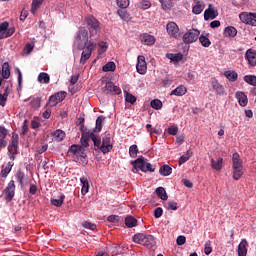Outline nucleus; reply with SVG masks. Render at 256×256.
<instances>
[{
	"label": "nucleus",
	"mask_w": 256,
	"mask_h": 256,
	"mask_svg": "<svg viewBox=\"0 0 256 256\" xmlns=\"http://www.w3.org/2000/svg\"><path fill=\"white\" fill-rule=\"evenodd\" d=\"M96 40H93V38H90L89 42H86L84 44L78 43V49L82 50L81 58H80V64L85 65L89 59H91V55L93 51H95V47H97V43H95Z\"/></svg>",
	"instance_id": "1"
},
{
	"label": "nucleus",
	"mask_w": 256,
	"mask_h": 256,
	"mask_svg": "<svg viewBox=\"0 0 256 256\" xmlns=\"http://www.w3.org/2000/svg\"><path fill=\"white\" fill-rule=\"evenodd\" d=\"M86 25L89 30L90 39H99V33H101V23L94 16H87L85 18Z\"/></svg>",
	"instance_id": "2"
},
{
	"label": "nucleus",
	"mask_w": 256,
	"mask_h": 256,
	"mask_svg": "<svg viewBox=\"0 0 256 256\" xmlns=\"http://www.w3.org/2000/svg\"><path fill=\"white\" fill-rule=\"evenodd\" d=\"M132 241L137 243L138 245H144V247H148V249H152L157 245L155 241V237L149 234L138 233L132 237Z\"/></svg>",
	"instance_id": "3"
},
{
	"label": "nucleus",
	"mask_w": 256,
	"mask_h": 256,
	"mask_svg": "<svg viewBox=\"0 0 256 256\" xmlns=\"http://www.w3.org/2000/svg\"><path fill=\"white\" fill-rule=\"evenodd\" d=\"M17 149H19V135L13 134L10 144L8 145V157L13 161L17 157Z\"/></svg>",
	"instance_id": "4"
},
{
	"label": "nucleus",
	"mask_w": 256,
	"mask_h": 256,
	"mask_svg": "<svg viewBox=\"0 0 256 256\" xmlns=\"http://www.w3.org/2000/svg\"><path fill=\"white\" fill-rule=\"evenodd\" d=\"M199 35H201V31L192 28L183 35L182 39L186 45H191V43H195L199 39Z\"/></svg>",
	"instance_id": "5"
},
{
	"label": "nucleus",
	"mask_w": 256,
	"mask_h": 256,
	"mask_svg": "<svg viewBox=\"0 0 256 256\" xmlns=\"http://www.w3.org/2000/svg\"><path fill=\"white\" fill-rule=\"evenodd\" d=\"M6 203H11L15 197V181L11 180L2 191Z\"/></svg>",
	"instance_id": "6"
},
{
	"label": "nucleus",
	"mask_w": 256,
	"mask_h": 256,
	"mask_svg": "<svg viewBox=\"0 0 256 256\" xmlns=\"http://www.w3.org/2000/svg\"><path fill=\"white\" fill-rule=\"evenodd\" d=\"M113 149V144L111 143V133L105 132L102 137V144L100 146V151L105 155Z\"/></svg>",
	"instance_id": "7"
},
{
	"label": "nucleus",
	"mask_w": 256,
	"mask_h": 256,
	"mask_svg": "<svg viewBox=\"0 0 256 256\" xmlns=\"http://www.w3.org/2000/svg\"><path fill=\"white\" fill-rule=\"evenodd\" d=\"M65 97H67V92L65 91L57 92L49 97L47 105L51 107H55L57 103H61L62 101H65Z\"/></svg>",
	"instance_id": "8"
},
{
	"label": "nucleus",
	"mask_w": 256,
	"mask_h": 256,
	"mask_svg": "<svg viewBox=\"0 0 256 256\" xmlns=\"http://www.w3.org/2000/svg\"><path fill=\"white\" fill-rule=\"evenodd\" d=\"M103 93H105V95H121V88L115 86L113 82H106Z\"/></svg>",
	"instance_id": "9"
},
{
	"label": "nucleus",
	"mask_w": 256,
	"mask_h": 256,
	"mask_svg": "<svg viewBox=\"0 0 256 256\" xmlns=\"http://www.w3.org/2000/svg\"><path fill=\"white\" fill-rule=\"evenodd\" d=\"M76 45H81V43H89V31L87 29L82 28L78 31L75 38Z\"/></svg>",
	"instance_id": "10"
},
{
	"label": "nucleus",
	"mask_w": 256,
	"mask_h": 256,
	"mask_svg": "<svg viewBox=\"0 0 256 256\" xmlns=\"http://www.w3.org/2000/svg\"><path fill=\"white\" fill-rule=\"evenodd\" d=\"M137 61V73H139V75H145V73H147V62L145 61V56H138Z\"/></svg>",
	"instance_id": "11"
},
{
	"label": "nucleus",
	"mask_w": 256,
	"mask_h": 256,
	"mask_svg": "<svg viewBox=\"0 0 256 256\" xmlns=\"http://www.w3.org/2000/svg\"><path fill=\"white\" fill-rule=\"evenodd\" d=\"M210 85L216 95H219L220 97L225 95V87H223V85H221L217 79H212Z\"/></svg>",
	"instance_id": "12"
},
{
	"label": "nucleus",
	"mask_w": 256,
	"mask_h": 256,
	"mask_svg": "<svg viewBox=\"0 0 256 256\" xmlns=\"http://www.w3.org/2000/svg\"><path fill=\"white\" fill-rule=\"evenodd\" d=\"M219 16V12L213 8V4L208 5V9L204 12V21H209V19H216Z\"/></svg>",
	"instance_id": "13"
},
{
	"label": "nucleus",
	"mask_w": 256,
	"mask_h": 256,
	"mask_svg": "<svg viewBox=\"0 0 256 256\" xmlns=\"http://www.w3.org/2000/svg\"><path fill=\"white\" fill-rule=\"evenodd\" d=\"M166 31L168 35L174 37L175 39H177V37L179 36V26H177V23L175 22H169L166 25Z\"/></svg>",
	"instance_id": "14"
},
{
	"label": "nucleus",
	"mask_w": 256,
	"mask_h": 256,
	"mask_svg": "<svg viewBox=\"0 0 256 256\" xmlns=\"http://www.w3.org/2000/svg\"><path fill=\"white\" fill-rule=\"evenodd\" d=\"M140 41L142 45H147L149 47H151L152 45H155V36L147 34V33H143L140 35Z\"/></svg>",
	"instance_id": "15"
},
{
	"label": "nucleus",
	"mask_w": 256,
	"mask_h": 256,
	"mask_svg": "<svg viewBox=\"0 0 256 256\" xmlns=\"http://www.w3.org/2000/svg\"><path fill=\"white\" fill-rule=\"evenodd\" d=\"M204 10H205V3L203 2V0H194L192 13H194V15H201V13H203Z\"/></svg>",
	"instance_id": "16"
},
{
	"label": "nucleus",
	"mask_w": 256,
	"mask_h": 256,
	"mask_svg": "<svg viewBox=\"0 0 256 256\" xmlns=\"http://www.w3.org/2000/svg\"><path fill=\"white\" fill-rule=\"evenodd\" d=\"M245 57L249 63V65H251V67H255L256 66V51L253 49H248L246 51Z\"/></svg>",
	"instance_id": "17"
},
{
	"label": "nucleus",
	"mask_w": 256,
	"mask_h": 256,
	"mask_svg": "<svg viewBox=\"0 0 256 256\" xmlns=\"http://www.w3.org/2000/svg\"><path fill=\"white\" fill-rule=\"evenodd\" d=\"M17 183H19V185L21 187H25V185H27V176L25 175V172L18 170L15 174Z\"/></svg>",
	"instance_id": "18"
},
{
	"label": "nucleus",
	"mask_w": 256,
	"mask_h": 256,
	"mask_svg": "<svg viewBox=\"0 0 256 256\" xmlns=\"http://www.w3.org/2000/svg\"><path fill=\"white\" fill-rule=\"evenodd\" d=\"M0 77L1 79H9V77H11V68L9 67V62L3 63Z\"/></svg>",
	"instance_id": "19"
},
{
	"label": "nucleus",
	"mask_w": 256,
	"mask_h": 256,
	"mask_svg": "<svg viewBox=\"0 0 256 256\" xmlns=\"http://www.w3.org/2000/svg\"><path fill=\"white\" fill-rule=\"evenodd\" d=\"M233 169H243V161L241 160L239 153H234L232 156Z\"/></svg>",
	"instance_id": "20"
},
{
	"label": "nucleus",
	"mask_w": 256,
	"mask_h": 256,
	"mask_svg": "<svg viewBox=\"0 0 256 256\" xmlns=\"http://www.w3.org/2000/svg\"><path fill=\"white\" fill-rule=\"evenodd\" d=\"M89 141H91V132H82V136L80 139V147H89Z\"/></svg>",
	"instance_id": "21"
},
{
	"label": "nucleus",
	"mask_w": 256,
	"mask_h": 256,
	"mask_svg": "<svg viewBox=\"0 0 256 256\" xmlns=\"http://www.w3.org/2000/svg\"><path fill=\"white\" fill-rule=\"evenodd\" d=\"M236 99H238V103L241 107H247V103H249V99H247V95L243 92H236Z\"/></svg>",
	"instance_id": "22"
},
{
	"label": "nucleus",
	"mask_w": 256,
	"mask_h": 256,
	"mask_svg": "<svg viewBox=\"0 0 256 256\" xmlns=\"http://www.w3.org/2000/svg\"><path fill=\"white\" fill-rule=\"evenodd\" d=\"M210 163L212 169H215V171H221V169H223V158L221 157L217 158V161L214 158H211Z\"/></svg>",
	"instance_id": "23"
},
{
	"label": "nucleus",
	"mask_w": 256,
	"mask_h": 256,
	"mask_svg": "<svg viewBox=\"0 0 256 256\" xmlns=\"http://www.w3.org/2000/svg\"><path fill=\"white\" fill-rule=\"evenodd\" d=\"M247 245V240L242 239L240 244L238 245V256H247Z\"/></svg>",
	"instance_id": "24"
},
{
	"label": "nucleus",
	"mask_w": 256,
	"mask_h": 256,
	"mask_svg": "<svg viewBox=\"0 0 256 256\" xmlns=\"http://www.w3.org/2000/svg\"><path fill=\"white\" fill-rule=\"evenodd\" d=\"M105 122V116L100 115L96 119V126L93 130V133H101V129H103V123Z\"/></svg>",
	"instance_id": "25"
},
{
	"label": "nucleus",
	"mask_w": 256,
	"mask_h": 256,
	"mask_svg": "<svg viewBox=\"0 0 256 256\" xmlns=\"http://www.w3.org/2000/svg\"><path fill=\"white\" fill-rule=\"evenodd\" d=\"M79 151H83V146L73 144L68 149L67 155H68V157H71V155H76L77 156V155H79Z\"/></svg>",
	"instance_id": "26"
},
{
	"label": "nucleus",
	"mask_w": 256,
	"mask_h": 256,
	"mask_svg": "<svg viewBox=\"0 0 256 256\" xmlns=\"http://www.w3.org/2000/svg\"><path fill=\"white\" fill-rule=\"evenodd\" d=\"M54 141H56L57 143L63 141L65 139V132L61 129H58L54 132L51 133Z\"/></svg>",
	"instance_id": "27"
},
{
	"label": "nucleus",
	"mask_w": 256,
	"mask_h": 256,
	"mask_svg": "<svg viewBox=\"0 0 256 256\" xmlns=\"http://www.w3.org/2000/svg\"><path fill=\"white\" fill-rule=\"evenodd\" d=\"M187 93V87L180 85L171 91L170 95H175L176 97H183Z\"/></svg>",
	"instance_id": "28"
},
{
	"label": "nucleus",
	"mask_w": 256,
	"mask_h": 256,
	"mask_svg": "<svg viewBox=\"0 0 256 256\" xmlns=\"http://www.w3.org/2000/svg\"><path fill=\"white\" fill-rule=\"evenodd\" d=\"M159 173L162 175V177H169V175L173 173V168L167 164H164L160 167Z\"/></svg>",
	"instance_id": "29"
},
{
	"label": "nucleus",
	"mask_w": 256,
	"mask_h": 256,
	"mask_svg": "<svg viewBox=\"0 0 256 256\" xmlns=\"http://www.w3.org/2000/svg\"><path fill=\"white\" fill-rule=\"evenodd\" d=\"M125 225L128 229H133V227H137V219L131 215L125 217Z\"/></svg>",
	"instance_id": "30"
},
{
	"label": "nucleus",
	"mask_w": 256,
	"mask_h": 256,
	"mask_svg": "<svg viewBox=\"0 0 256 256\" xmlns=\"http://www.w3.org/2000/svg\"><path fill=\"white\" fill-rule=\"evenodd\" d=\"M224 37H237V28L233 26H228L224 29Z\"/></svg>",
	"instance_id": "31"
},
{
	"label": "nucleus",
	"mask_w": 256,
	"mask_h": 256,
	"mask_svg": "<svg viewBox=\"0 0 256 256\" xmlns=\"http://www.w3.org/2000/svg\"><path fill=\"white\" fill-rule=\"evenodd\" d=\"M65 201V195L54 196L51 198V203L54 207H61Z\"/></svg>",
	"instance_id": "32"
},
{
	"label": "nucleus",
	"mask_w": 256,
	"mask_h": 256,
	"mask_svg": "<svg viewBox=\"0 0 256 256\" xmlns=\"http://www.w3.org/2000/svg\"><path fill=\"white\" fill-rule=\"evenodd\" d=\"M80 182L82 184V195H87L89 193V180H87V177H81Z\"/></svg>",
	"instance_id": "33"
},
{
	"label": "nucleus",
	"mask_w": 256,
	"mask_h": 256,
	"mask_svg": "<svg viewBox=\"0 0 256 256\" xmlns=\"http://www.w3.org/2000/svg\"><path fill=\"white\" fill-rule=\"evenodd\" d=\"M28 101H30L32 109H39L41 107V97H30Z\"/></svg>",
	"instance_id": "34"
},
{
	"label": "nucleus",
	"mask_w": 256,
	"mask_h": 256,
	"mask_svg": "<svg viewBox=\"0 0 256 256\" xmlns=\"http://www.w3.org/2000/svg\"><path fill=\"white\" fill-rule=\"evenodd\" d=\"M41 5H43V0H32L30 13L35 15V13H37V9H39Z\"/></svg>",
	"instance_id": "35"
},
{
	"label": "nucleus",
	"mask_w": 256,
	"mask_h": 256,
	"mask_svg": "<svg viewBox=\"0 0 256 256\" xmlns=\"http://www.w3.org/2000/svg\"><path fill=\"white\" fill-rule=\"evenodd\" d=\"M117 15H119V17H120V19H122V21H131V14H129V12H127V10L119 9L117 11Z\"/></svg>",
	"instance_id": "36"
},
{
	"label": "nucleus",
	"mask_w": 256,
	"mask_h": 256,
	"mask_svg": "<svg viewBox=\"0 0 256 256\" xmlns=\"http://www.w3.org/2000/svg\"><path fill=\"white\" fill-rule=\"evenodd\" d=\"M224 75L226 79H228V81H231L232 83H234V81L237 80V77H239V74H237V72L233 70L226 71Z\"/></svg>",
	"instance_id": "37"
},
{
	"label": "nucleus",
	"mask_w": 256,
	"mask_h": 256,
	"mask_svg": "<svg viewBox=\"0 0 256 256\" xmlns=\"http://www.w3.org/2000/svg\"><path fill=\"white\" fill-rule=\"evenodd\" d=\"M156 195L162 199V201H167L169 199V196H167V191H165V188L158 187L156 189Z\"/></svg>",
	"instance_id": "38"
},
{
	"label": "nucleus",
	"mask_w": 256,
	"mask_h": 256,
	"mask_svg": "<svg viewBox=\"0 0 256 256\" xmlns=\"http://www.w3.org/2000/svg\"><path fill=\"white\" fill-rule=\"evenodd\" d=\"M191 155H193V152H191V150H188L184 155H182L179 158V165H183V163H187V161H189V159H191Z\"/></svg>",
	"instance_id": "39"
},
{
	"label": "nucleus",
	"mask_w": 256,
	"mask_h": 256,
	"mask_svg": "<svg viewBox=\"0 0 256 256\" xmlns=\"http://www.w3.org/2000/svg\"><path fill=\"white\" fill-rule=\"evenodd\" d=\"M243 80L248 85H252V87H256V76L255 75H245Z\"/></svg>",
	"instance_id": "40"
},
{
	"label": "nucleus",
	"mask_w": 256,
	"mask_h": 256,
	"mask_svg": "<svg viewBox=\"0 0 256 256\" xmlns=\"http://www.w3.org/2000/svg\"><path fill=\"white\" fill-rule=\"evenodd\" d=\"M134 168L139 169L140 171H143L145 167V160L143 158H137L134 162Z\"/></svg>",
	"instance_id": "41"
},
{
	"label": "nucleus",
	"mask_w": 256,
	"mask_h": 256,
	"mask_svg": "<svg viewBox=\"0 0 256 256\" xmlns=\"http://www.w3.org/2000/svg\"><path fill=\"white\" fill-rule=\"evenodd\" d=\"M150 106L152 107V109L159 111L163 108V102H161V100L159 99H154L150 102Z\"/></svg>",
	"instance_id": "42"
},
{
	"label": "nucleus",
	"mask_w": 256,
	"mask_h": 256,
	"mask_svg": "<svg viewBox=\"0 0 256 256\" xmlns=\"http://www.w3.org/2000/svg\"><path fill=\"white\" fill-rule=\"evenodd\" d=\"M9 29V22L5 21L0 24V39H5V31Z\"/></svg>",
	"instance_id": "43"
},
{
	"label": "nucleus",
	"mask_w": 256,
	"mask_h": 256,
	"mask_svg": "<svg viewBox=\"0 0 256 256\" xmlns=\"http://www.w3.org/2000/svg\"><path fill=\"white\" fill-rule=\"evenodd\" d=\"M115 69H117L115 62H108L102 67V71H104L105 73L109 71H115Z\"/></svg>",
	"instance_id": "44"
},
{
	"label": "nucleus",
	"mask_w": 256,
	"mask_h": 256,
	"mask_svg": "<svg viewBox=\"0 0 256 256\" xmlns=\"http://www.w3.org/2000/svg\"><path fill=\"white\" fill-rule=\"evenodd\" d=\"M50 81V77H49V74L45 73V72H42L38 75V83H49Z\"/></svg>",
	"instance_id": "45"
},
{
	"label": "nucleus",
	"mask_w": 256,
	"mask_h": 256,
	"mask_svg": "<svg viewBox=\"0 0 256 256\" xmlns=\"http://www.w3.org/2000/svg\"><path fill=\"white\" fill-rule=\"evenodd\" d=\"M243 176V168H233V179L239 181Z\"/></svg>",
	"instance_id": "46"
},
{
	"label": "nucleus",
	"mask_w": 256,
	"mask_h": 256,
	"mask_svg": "<svg viewBox=\"0 0 256 256\" xmlns=\"http://www.w3.org/2000/svg\"><path fill=\"white\" fill-rule=\"evenodd\" d=\"M91 141H93L94 147H98L101 150V138L97 137L94 132H91Z\"/></svg>",
	"instance_id": "47"
},
{
	"label": "nucleus",
	"mask_w": 256,
	"mask_h": 256,
	"mask_svg": "<svg viewBox=\"0 0 256 256\" xmlns=\"http://www.w3.org/2000/svg\"><path fill=\"white\" fill-rule=\"evenodd\" d=\"M253 15V13H249V14H247V13H241L240 15H239V19H240V21L242 22V23H245L246 25H248V23H249V20L251 19V16Z\"/></svg>",
	"instance_id": "48"
},
{
	"label": "nucleus",
	"mask_w": 256,
	"mask_h": 256,
	"mask_svg": "<svg viewBox=\"0 0 256 256\" xmlns=\"http://www.w3.org/2000/svg\"><path fill=\"white\" fill-rule=\"evenodd\" d=\"M139 9H143L144 11L151 8V2L148 0H142L138 3Z\"/></svg>",
	"instance_id": "49"
},
{
	"label": "nucleus",
	"mask_w": 256,
	"mask_h": 256,
	"mask_svg": "<svg viewBox=\"0 0 256 256\" xmlns=\"http://www.w3.org/2000/svg\"><path fill=\"white\" fill-rule=\"evenodd\" d=\"M137 153H139V148L137 147V145H131L129 148L130 157H132V159H135V157H137Z\"/></svg>",
	"instance_id": "50"
},
{
	"label": "nucleus",
	"mask_w": 256,
	"mask_h": 256,
	"mask_svg": "<svg viewBox=\"0 0 256 256\" xmlns=\"http://www.w3.org/2000/svg\"><path fill=\"white\" fill-rule=\"evenodd\" d=\"M198 39L202 45V47H209L211 45V40L209 38L201 35L200 37L198 36Z\"/></svg>",
	"instance_id": "51"
},
{
	"label": "nucleus",
	"mask_w": 256,
	"mask_h": 256,
	"mask_svg": "<svg viewBox=\"0 0 256 256\" xmlns=\"http://www.w3.org/2000/svg\"><path fill=\"white\" fill-rule=\"evenodd\" d=\"M159 1L164 11H167V9H171L173 7V2H171V0H159Z\"/></svg>",
	"instance_id": "52"
},
{
	"label": "nucleus",
	"mask_w": 256,
	"mask_h": 256,
	"mask_svg": "<svg viewBox=\"0 0 256 256\" xmlns=\"http://www.w3.org/2000/svg\"><path fill=\"white\" fill-rule=\"evenodd\" d=\"M125 101L127 103H130L131 105H135V103L137 102V98L131 93H126Z\"/></svg>",
	"instance_id": "53"
},
{
	"label": "nucleus",
	"mask_w": 256,
	"mask_h": 256,
	"mask_svg": "<svg viewBox=\"0 0 256 256\" xmlns=\"http://www.w3.org/2000/svg\"><path fill=\"white\" fill-rule=\"evenodd\" d=\"M82 227H84V229H89L90 231H95L97 229V225H95L89 221H84L82 223Z\"/></svg>",
	"instance_id": "54"
},
{
	"label": "nucleus",
	"mask_w": 256,
	"mask_h": 256,
	"mask_svg": "<svg viewBox=\"0 0 256 256\" xmlns=\"http://www.w3.org/2000/svg\"><path fill=\"white\" fill-rule=\"evenodd\" d=\"M142 171H143L144 173H147V171H148L149 173H154L155 168H154V166H153L151 163H149V162H144V168H143Z\"/></svg>",
	"instance_id": "55"
},
{
	"label": "nucleus",
	"mask_w": 256,
	"mask_h": 256,
	"mask_svg": "<svg viewBox=\"0 0 256 256\" xmlns=\"http://www.w3.org/2000/svg\"><path fill=\"white\" fill-rule=\"evenodd\" d=\"M213 252V248L211 247V241H207L204 245V253L205 255H211Z\"/></svg>",
	"instance_id": "56"
},
{
	"label": "nucleus",
	"mask_w": 256,
	"mask_h": 256,
	"mask_svg": "<svg viewBox=\"0 0 256 256\" xmlns=\"http://www.w3.org/2000/svg\"><path fill=\"white\" fill-rule=\"evenodd\" d=\"M116 3L120 9H127L129 7V0H117Z\"/></svg>",
	"instance_id": "57"
},
{
	"label": "nucleus",
	"mask_w": 256,
	"mask_h": 256,
	"mask_svg": "<svg viewBox=\"0 0 256 256\" xmlns=\"http://www.w3.org/2000/svg\"><path fill=\"white\" fill-rule=\"evenodd\" d=\"M177 133H179V128L177 126L173 125L168 128V135L175 136Z\"/></svg>",
	"instance_id": "58"
},
{
	"label": "nucleus",
	"mask_w": 256,
	"mask_h": 256,
	"mask_svg": "<svg viewBox=\"0 0 256 256\" xmlns=\"http://www.w3.org/2000/svg\"><path fill=\"white\" fill-rule=\"evenodd\" d=\"M8 130L4 126H0V139L5 140L7 138Z\"/></svg>",
	"instance_id": "59"
},
{
	"label": "nucleus",
	"mask_w": 256,
	"mask_h": 256,
	"mask_svg": "<svg viewBox=\"0 0 256 256\" xmlns=\"http://www.w3.org/2000/svg\"><path fill=\"white\" fill-rule=\"evenodd\" d=\"M8 97L9 96L7 94L0 93V106L1 107H5V104L7 103Z\"/></svg>",
	"instance_id": "60"
},
{
	"label": "nucleus",
	"mask_w": 256,
	"mask_h": 256,
	"mask_svg": "<svg viewBox=\"0 0 256 256\" xmlns=\"http://www.w3.org/2000/svg\"><path fill=\"white\" fill-rule=\"evenodd\" d=\"M163 216V208L158 207L154 210V217L155 219H159L160 217Z\"/></svg>",
	"instance_id": "61"
},
{
	"label": "nucleus",
	"mask_w": 256,
	"mask_h": 256,
	"mask_svg": "<svg viewBox=\"0 0 256 256\" xmlns=\"http://www.w3.org/2000/svg\"><path fill=\"white\" fill-rule=\"evenodd\" d=\"M121 219V217L117 216V215H110L107 218V221H109L110 223H119V220Z\"/></svg>",
	"instance_id": "62"
},
{
	"label": "nucleus",
	"mask_w": 256,
	"mask_h": 256,
	"mask_svg": "<svg viewBox=\"0 0 256 256\" xmlns=\"http://www.w3.org/2000/svg\"><path fill=\"white\" fill-rule=\"evenodd\" d=\"M186 241H187V238L185 236L180 235L177 237L176 243L177 245H185Z\"/></svg>",
	"instance_id": "63"
},
{
	"label": "nucleus",
	"mask_w": 256,
	"mask_h": 256,
	"mask_svg": "<svg viewBox=\"0 0 256 256\" xmlns=\"http://www.w3.org/2000/svg\"><path fill=\"white\" fill-rule=\"evenodd\" d=\"M39 127H41V122L37 120L31 121V129H39Z\"/></svg>",
	"instance_id": "64"
}]
</instances>
